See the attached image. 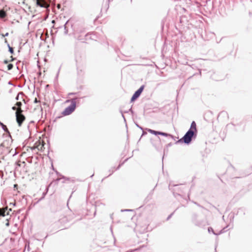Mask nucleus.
<instances>
[{"label":"nucleus","instance_id":"nucleus-35","mask_svg":"<svg viewBox=\"0 0 252 252\" xmlns=\"http://www.w3.org/2000/svg\"><path fill=\"white\" fill-rule=\"evenodd\" d=\"M171 145H172V143H170L167 145V147H169V146H171Z\"/></svg>","mask_w":252,"mask_h":252},{"label":"nucleus","instance_id":"nucleus-23","mask_svg":"<svg viewBox=\"0 0 252 252\" xmlns=\"http://www.w3.org/2000/svg\"><path fill=\"white\" fill-rule=\"evenodd\" d=\"M48 190V189L47 188L46 189V192H44L42 194V197L39 199V200H41V199H42L43 198H44L45 196L46 195L47 191Z\"/></svg>","mask_w":252,"mask_h":252},{"label":"nucleus","instance_id":"nucleus-41","mask_svg":"<svg viewBox=\"0 0 252 252\" xmlns=\"http://www.w3.org/2000/svg\"><path fill=\"white\" fill-rule=\"evenodd\" d=\"M11 60L10 61H14V60H15V59H14V58H13L12 57V56H11Z\"/></svg>","mask_w":252,"mask_h":252},{"label":"nucleus","instance_id":"nucleus-39","mask_svg":"<svg viewBox=\"0 0 252 252\" xmlns=\"http://www.w3.org/2000/svg\"><path fill=\"white\" fill-rule=\"evenodd\" d=\"M75 93H70L68 94L69 95H73V94H74Z\"/></svg>","mask_w":252,"mask_h":252},{"label":"nucleus","instance_id":"nucleus-15","mask_svg":"<svg viewBox=\"0 0 252 252\" xmlns=\"http://www.w3.org/2000/svg\"><path fill=\"white\" fill-rule=\"evenodd\" d=\"M148 131L150 133H152L153 134H154L155 135H158V134H159V131H156V130H153V129H148Z\"/></svg>","mask_w":252,"mask_h":252},{"label":"nucleus","instance_id":"nucleus-30","mask_svg":"<svg viewBox=\"0 0 252 252\" xmlns=\"http://www.w3.org/2000/svg\"><path fill=\"white\" fill-rule=\"evenodd\" d=\"M10 61L7 60H5L4 61H3V63L4 64H7Z\"/></svg>","mask_w":252,"mask_h":252},{"label":"nucleus","instance_id":"nucleus-10","mask_svg":"<svg viewBox=\"0 0 252 252\" xmlns=\"http://www.w3.org/2000/svg\"><path fill=\"white\" fill-rule=\"evenodd\" d=\"M7 207H4L3 208H0V217H4L6 215H9V212L7 211Z\"/></svg>","mask_w":252,"mask_h":252},{"label":"nucleus","instance_id":"nucleus-37","mask_svg":"<svg viewBox=\"0 0 252 252\" xmlns=\"http://www.w3.org/2000/svg\"><path fill=\"white\" fill-rule=\"evenodd\" d=\"M17 187H18V185H17V184H15V185H14V188H17Z\"/></svg>","mask_w":252,"mask_h":252},{"label":"nucleus","instance_id":"nucleus-27","mask_svg":"<svg viewBox=\"0 0 252 252\" xmlns=\"http://www.w3.org/2000/svg\"><path fill=\"white\" fill-rule=\"evenodd\" d=\"M9 33L8 32H6L5 34H1V36L2 37L7 36L8 35Z\"/></svg>","mask_w":252,"mask_h":252},{"label":"nucleus","instance_id":"nucleus-34","mask_svg":"<svg viewBox=\"0 0 252 252\" xmlns=\"http://www.w3.org/2000/svg\"><path fill=\"white\" fill-rule=\"evenodd\" d=\"M195 204H196L197 206H199V207H202V206H201L199 204H198L197 203L195 202H193Z\"/></svg>","mask_w":252,"mask_h":252},{"label":"nucleus","instance_id":"nucleus-11","mask_svg":"<svg viewBox=\"0 0 252 252\" xmlns=\"http://www.w3.org/2000/svg\"><path fill=\"white\" fill-rule=\"evenodd\" d=\"M37 6L40 7H45L46 3L44 0H35Z\"/></svg>","mask_w":252,"mask_h":252},{"label":"nucleus","instance_id":"nucleus-12","mask_svg":"<svg viewBox=\"0 0 252 252\" xmlns=\"http://www.w3.org/2000/svg\"><path fill=\"white\" fill-rule=\"evenodd\" d=\"M225 229V227H224L222 229H221L219 233H216L215 232L213 229L211 227H209L208 228V231L209 233L212 232L214 235H218L219 234H220L221 233L224 232L226 231Z\"/></svg>","mask_w":252,"mask_h":252},{"label":"nucleus","instance_id":"nucleus-19","mask_svg":"<svg viewBox=\"0 0 252 252\" xmlns=\"http://www.w3.org/2000/svg\"><path fill=\"white\" fill-rule=\"evenodd\" d=\"M0 125H1L2 126V129L6 132H7L8 131V129L6 127V126L5 125H4L3 124L1 123V122H0Z\"/></svg>","mask_w":252,"mask_h":252},{"label":"nucleus","instance_id":"nucleus-25","mask_svg":"<svg viewBox=\"0 0 252 252\" xmlns=\"http://www.w3.org/2000/svg\"><path fill=\"white\" fill-rule=\"evenodd\" d=\"M120 113H121V114H122V117L123 118V119H124V120L125 122H126V120L125 117V116H124V112H123L122 110H120Z\"/></svg>","mask_w":252,"mask_h":252},{"label":"nucleus","instance_id":"nucleus-13","mask_svg":"<svg viewBox=\"0 0 252 252\" xmlns=\"http://www.w3.org/2000/svg\"><path fill=\"white\" fill-rule=\"evenodd\" d=\"M189 129L193 130L195 133H196V132H197L196 125V123L194 121L192 122V123L191 124L190 127Z\"/></svg>","mask_w":252,"mask_h":252},{"label":"nucleus","instance_id":"nucleus-8","mask_svg":"<svg viewBox=\"0 0 252 252\" xmlns=\"http://www.w3.org/2000/svg\"><path fill=\"white\" fill-rule=\"evenodd\" d=\"M75 58L76 64L80 63L82 62L83 56L82 54L79 52H76L75 54Z\"/></svg>","mask_w":252,"mask_h":252},{"label":"nucleus","instance_id":"nucleus-3","mask_svg":"<svg viewBox=\"0 0 252 252\" xmlns=\"http://www.w3.org/2000/svg\"><path fill=\"white\" fill-rule=\"evenodd\" d=\"M77 97L72 98L70 100H66L67 102H70L71 104L65 108L64 111L62 112V115L63 116H67L71 114L75 109L76 107V100Z\"/></svg>","mask_w":252,"mask_h":252},{"label":"nucleus","instance_id":"nucleus-40","mask_svg":"<svg viewBox=\"0 0 252 252\" xmlns=\"http://www.w3.org/2000/svg\"><path fill=\"white\" fill-rule=\"evenodd\" d=\"M147 134V133H146V132H145V131H143V133H142V136H143V135H145V134Z\"/></svg>","mask_w":252,"mask_h":252},{"label":"nucleus","instance_id":"nucleus-26","mask_svg":"<svg viewBox=\"0 0 252 252\" xmlns=\"http://www.w3.org/2000/svg\"><path fill=\"white\" fill-rule=\"evenodd\" d=\"M61 179H63L65 180H67V181H69V178H66L65 177H64V176H62V177H61Z\"/></svg>","mask_w":252,"mask_h":252},{"label":"nucleus","instance_id":"nucleus-18","mask_svg":"<svg viewBox=\"0 0 252 252\" xmlns=\"http://www.w3.org/2000/svg\"><path fill=\"white\" fill-rule=\"evenodd\" d=\"M24 95V94L23 93V92H19L18 94L16 96L15 99L16 100H18L19 99H20V98H19L20 95L23 96Z\"/></svg>","mask_w":252,"mask_h":252},{"label":"nucleus","instance_id":"nucleus-14","mask_svg":"<svg viewBox=\"0 0 252 252\" xmlns=\"http://www.w3.org/2000/svg\"><path fill=\"white\" fill-rule=\"evenodd\" d=\"M158 135H160L166 137H170L171 139H174V136L172 135L167 133L159 131Z\"/></svg>","mask_w":252,"mask_h":252},{"label":"nucleus","instance_id":"nucleus-9","mask_svg":"<svg viewBox=\"0 0 252 252\" xmlns=\"http://www.w3.org/2000/svg\"><path fill=\"white\" fill-rule=\"evenodd\" d=\"M7 207H4L3 208H0V217H4L6 215H9V212L7 211Z\"/></svg>","mask_w":252,"mask_h":252},{"label":"nucleus","instance_id":"nucleus-7","mask_svg":"<svg viewBox=\"0 0 252 252\" xmlns=\"http://www.w3.org/2000/svg\"><path fill=\"white\" fill-rule=\"evenodd\" d=\"M192 222L196 226H200L202 224V221L198 220V215L193 213L191 218Z\"/></svg>","mask_w":252,"mask_h":252},{"label":"nucleus","instance_id":"nucleus-24","mask_svg":"<svg viewBox=\"0 0 252 252\" xmlns=\"http://www.w3.org/2000/svg\"><path fill=\"white\" fill-rule=\"evenodd\" d=\"M5 13L4 11H2L0 13V16L1 17H4L5 16Z\"/></svg>","mask_w":252,"mask_h":252},{"label":"nucleus","instance_id":"nucleus-31","mask_svg":"<svg viewBox=\"0 0 252 252\" xmlns=\"http://www.w3.org/2000/svg\"><path fill=\"white\" fill-rule=\"evenodd\" d=\"M39 102V101L37 100V99L36 98H35L34 100V103H37Z\"/></svg>","mask_w":252,"mask_h":252},{"label":"nucleus","instance_id":"nucleus-45","mask_svg":"<svg viewBox=\"0 0 252 252\" xmlns=\"http://www.w3.org/2000/svg\"><path fill=\"white\" fill-rule=\"evenodd\" d=\"M11 209H9V211H11Z\"/></svg>","mask_w":252,"mask_h":252},{"label":"nucleus","instance_id":"nucleus-17","mask_svg":"<svg viewBox=\"0 0 252 252\" xmlns=\"http://www.w3.org/2000/svg\"><path fill=\"white\" fill-rule=\"evenodd\" d=\"M7 46L8 47L9 52L12 54H13L14 53L13 48L10 46L9 43H7Z\"/></svg>","mask_w":252,"mask_h":252},{"label":"nucleus","instance_id":"nucleus-48","mask_svg":"<svg viewBox=\"0 0 252 252\" xmlns=\"http://www.w3.org/2000/svg\"><path fill=\"white\" fill-rule=\"evenodd\" d=\"M250 1L252 2V0H250Z\"/></svg>","mask_w":252,"mask_h":252},{"label":"nucleus","instance_id":"nucleus-5","mask_svg":"<svg viewBox=\"0 0 252 252\" xmlns=\"http://www.w3.org/2000/svg\"><path fill=\"white\" fill-rule=\"evenodd\" d=\"M72 28V22L70 20H67L64 25V34H67L71 31H73Z\"/></svg>","mask_w":252,"mask_h":252},{"label":"nucleus","instance_id":"nucleus-44","mask_svg":"<svg viewBox=\"0 0 252 252\" xmlns=\"http://www.w3.org/2000/svg\"><path fill=\"white\" fill-rule=\"evenodd\" d=\"M94 176V174L91 176V177H92Z\"/></svg>","mask_w":252,"mask_h":252},{"label":"nucleus","instance_id":"nucleus-16","mask_svg":"<svg viewBox=\"0 0 252 252\" xmlns=\"http://www.w3.org/2000/svg\"><path fill=\"white\" fill-rule=\"evenodd\" d=\"M120 166H121V164H119V166L117 167V168H116V169H115V167H113V168H112V170H110V172H110V173L109 174V175H108V176H110V175H111V174H112V173L115 171V170H117V169H119V168L120 167Z\"/></svg>","mask_w":252,"mask_h":252},{"label":"nucleus","instance_id":"nucleus-28","mask_svg":"<svg viewBox=\"0 0 252 252\" xmlns=\"http://www.w3.org/2000/svg\"><path fill=\"white\" fill-rule=\"evenodd\" d=\"M173 213H171L167 218V220H169L171 218V217L172 216V215H173Z\"/></svg>","mask_w":252,"mask_h":252},{"label":"nucleus","instance_id":"nucleus-43","mask_svg":"<svg viewBox=\"0 0 252 252\" xmlns=\"http://www.w3.org/2000/svg\"><path fill=\"white\" fill-rule=\"evenodd\" d=\"M60 180V178H58V179L56 180V181H59Z\"/></svg>","mask_w":252,"mask_h":252},{"label":"nucleus","instance_id":"nucleus-21","mask_svg":"<svg viewBox=\"0 0 252 252\" xmlns=\"http://www.w3.org/2000/svg\"><path fill=\"white\" fill-rule=\"evenodd\" d=\"M22 102L19 101V102H17L16 103V105L19 108V110H20L21 108V107L22 106Z\"/></svg>","mask_w":252,"mask_h":252},{"label":"nucleus","instance_id":"nucleus-6","mask_svg":"<svg viewBox=\"0 0 252 252\" xmlns=\"http://www.w3.org/2000/svg\"><path fill=\"white\" fill-rule=\"evenodd\" d=\"M145 86L142 85L133 94L131 98V101H133L139 97L144 89Z\"/></svg>","mask_w":252,"mask_h":252},{"label":"nucleus","instance_id":"nucleus-20","mask_svg":"<svg viewBox=\"0 0 252 252\" xmlns=\"http://www.w3.org/2000/svg\"><path fill=\"white\" fill-rule=\"evenodd\" d=\"M128 112H130L131 113V114H132V115L133 114L134 112L132 109V107H131L128 110L124 111V113H128Z\"/></svg>","mask_w":252,"mask_h":252},{"label":"nucleus","instance_id":"nucleus-42","mask_svg":"<svg viewBox=\"0 0 252 252\" xmlns=\"http://www.w3.org/2000/svg\"><path fill=\"white\" fill-rule=\"evenodd\" d=\"M9 222H7L6 223V225L8 226H9Z\"/></svg>","mask_w":252,"mask_h":252},{"label":"nucleus","instance_id":"nucleus-36","mask_svg":"<svg viewBox=\"0 0 252 252\" xmlns=\"http://www.w3.org/2000/svg\"><path fill=\"white\" fill-rule=\"evenodd\" d=\"M130 210H128V209H126V210H122V212H124V211H130Z\"/></svg>","mask_w":252,"mask_h":252},{"label":"nucleus","instance_id":"nucleus-33","mask_svg":"<svg viewBox=\"0 0 252 252\" xmlns=\"http://www.w3.org/2000/svg\"><path fill=\"white\" fill-rule=\"evenodd\" d=\"M12 109L13 110H17V108H16V106H13V107H12Z\"/></svg>","mask_w":252,"mask_h":252},{"label":"nucleus","instance_id":"nucleus-2","mask_svg":"<svg viewBox=\"0 0 252 252\" xmlns=\"http://www.w3.org/2000/svg\"><path fill=\"white\" fill-rule=\"evenodd\" d=\"M195 136L196 133L194 131L191 129H189L184 136L182 138L176 141V143L183 142L188 145L190 143L192 138Z\"/></svg>","mask_w":252,"mask_h":252},{"label":"nucleus","instance_id":"nucleus-4","mask_svg":"<svg viewBox=\"0 0 252 252\" xmlns=\"http://www.w3.org/2000/svg\"><path fill=\"white\" fill-rule=\"evenodd\" d=\"M23 110L20 109V110H17L15 113L16 122L19 126H21L25 120V116L22 114Z\"/></svg>","mask_w":252,"mask_h":252},{"label":"nucleus","instance_id":"nucleus-1","mask_svg":"<svg viewBox=\"0 0 252 252\" xmlns=\"http://www.w3.org/2000/svg\"><path fill=\"white\" fill-rule=\"evenodd\" d=\"M75 37L82 42H85L89 38H91V34L86 33L85 29L80 28L73 32Z\"/></svg>","mask_w":252,"mask_h":252},{"label":"nucleus","instance_id":"nucleus-22","mask_svg":"<svg viewBox=\"0 0 252 252\" xmlns=\"http://www.w3.org/2000/svg\"><path fill=\"white\" fill-rule=\"evenodd\" d=\"M13 67V65L12 63H9L7 65V68L8 70H11Z\"/></svg>","mask_w":252,"mask_h":252},{"label":"nucleus","instance_id":"nucleus-38","mask_svg":"<svg viewBox=\"0 0 252 252\" xmlns=\"http://www.w3.org/2000/svg\"><path fill=\"white\" fill-rule=\"evenodd\" d=\"M4 42L5 43H6L7 44V43H8V42H7V39L6 38L4 39Z\"/></svg>","mask_w":252,"mask_h":252},{"label":"nucleus","instance_id":"nucleus-47","mask_svg":"<svg viewBox=\"0 0 252 252\" xmlns=\"http://www.w3.org/2000/svg\"><path fill=\"white\" fill-rule=\"evenodd\" d=\"M59 71L58 72V74H59ZM58 74H57V76H58Z\"/></svg>","mask_w":252,"mask_h":252},{"label":"nucleus","instance_id":"nucleus-29","mask_svg":"<svg viewBox=\"0 0 252 252\" xmlns=\"http://www.w3.org/2000/svg\"><path fill=\"white\" fill-rule=\"evenodd\" d=\"M27 248V250L28 251H30V246H29V244H28V245L27 246V245H26V248L25 249Z\"/></svg>","mask_w":252,"mask_h":252},{"label":"nucleus","instance_id":"nucleus-32","mask_svg":"<svg viewBox=\"0 0 252 252\" xmlns=\"http://www.w3.org/2000/svg\"><path fill=\"white\" fill-rule=\"evenodd\" d=\"M136 126H137L138 127H139V128L140 129H141V130H143V128H142L141 126H139L137 124H136Z\"/></svg>","mask_w":252,"mask_h":252},{"label":"nucleus","instance_id":"nucleus-46","mask_svg":"<svg viewBox=\"0 0 252 252\" xmlns=\"http://www.w3.org/2000/svg\"><path fill=\"white\" fill-rule=\"evenodd\" d=\"M17 164H18V165L19 166H20V164H19L18 163Z\"/></svg>","mask_w":252,"mask_h":252}]
</instances>
